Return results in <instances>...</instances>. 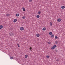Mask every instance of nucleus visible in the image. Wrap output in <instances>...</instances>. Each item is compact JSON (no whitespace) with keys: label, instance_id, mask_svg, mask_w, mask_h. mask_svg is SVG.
<instances>
[{"label":"nucleus","instance_id":"1","mask_svg":"<svg viewBox=\"0 0 65 65\" xmlns=\"http://www.w3.org/2000/svg\"><path fill=\"white\" fill-rule=\"evenodd\" d=\"M9 35L10 36H13V35H14L13 34L12 32L10 33Z\"/></svg>","mask_w":65,"mask_h":65},{"label":"nucleus","instance_id":"2","mask_svg":"<svg viewBox=\"0 0 65 65\" xmlns=\"http://www.w3.org/2000/svg\"><path fill=\"white\" fill-rule=\"evenodd\" d=\"M20 29L21 30V31H23V30L24 29V28L23 27H21L20 28Z\"/></svg>","mask_w":65,"mask_h":65},{"label":"nucleus","instance_id":"3","mask_svg":"<svg viewBox=\"0 0 65 65\" xmlns=\"http://www.w3.org/2000/svg\"><path fill=\"white\" fill-rule=\"evenodd\" d=\"M61 19H60V18H59L57 20V21L59 22H61Z\"/></svg>","mask_w":65,"mask_h":65},{"label":"nucleus","instance_id":"4","mask_svg":"<svg viewBox=\"0 0 65 65\" xmlns=\"http://www.w3.org/2000/svg\"><path fill=\"white\" fill-rule=\"evenodd\" d=\"M17 19H15L14 20L13 22H14V23H15V22H17Z\"/></svg>","mask_w":65,"mask_h":65},{"label":"nucleus","instance_id":"5","mask_svg":"<svg viewBox=\"0 0 65 65\" xmlns=\"http://www.w3.org/2000/svg\"><path fill=\"white\" fill-rule=\"evenodd\" d=\"M52 34H53V32H49V35H52Z\"/></svg>","mask_w":65,"mask_h":65},{"label":"nucleus","instance_id":"6","mask_svg":"<svg viewBox=\"0 0 65 65\" xmlns=\"http://www.w3.org/2000/svg\"><path fill=\"white\" fill-rule=\"evenodd\" d=\"M61 8L62 9H64V8H65V6H62L61 7Z\"/></svg>","mask_w":65,"mask_h":65},{"label":"nucleus","instance_id":"7","mask_svg":"<svg viewBox=\"0 0 65 65\" xmlns=\"http://www.w3.org/2000/svg\"><path fill=\"white\" fill-rule=\"evenodd\" d=\"M40 36V35H39V34H37L36 35V36L37 37H39Z\"/></svg>","mask_w":65,"mask_h":65},{"label":"nucleus","instance_id":"8","mask_svg":"<svg viewBox=\"0 0 65 65\" xmlns=\"http://www.w3.org/2000/svg\"><path fill=\"white\" fill-rule=\"evenodd\" d=\"M42 30L43 31H45L46 30V28L45 27H44L43 28Z\"/></svg>","mask_w":65,"mask_h":65},{"label":"nucleus","instance_id":"9","mask_svg":"<svg viewBox=\"0 0 65 65\" xmlns=\"http://www.w3.org/2000/svg\"><path fill=\"white\" fill-rule=\"evenodd\" d=\"M37 18H39L40 17V16L39 15H38L36 16Z\"/></svg>","mask_w":65,"mask_h":65},{"label":"nucleus","instance_id":"10","mask_svg":"<svg viewBox=\"0 0 65 65\" xmlns=\"http://www.w3.org/2000/svg\"><path fill=\"white\" fill-rule=\"evenodd\" d=\"M2 28H3V26H2V25H1L0 26V29H2Z\"/></svg>","mask_w":65,"mask_h":65},{"label":"nucleus","instance_id":"11","mask_svg":"<svg viewBox=\"0 0 65 65\" xmlns=\"http://www.w3.org/2000/svg\"><path fill=\"white\" fill-rule=\"evenodd\" d=\"M51 49L52 50H54L55 49V47H54V46L52 47H51Z\"/></svg>","mask_w":65,"mask_h":65},{"label":"nucleus","instance_id":"12","mask_svg":"<svg viewBox=\"0 0 65 65\" xmlns=\"http://www.w3.org/2000/svg\"><path fill=\"white\" fill-rule=\"evenodd\" d=\"M6 15L7 16V17H8V16H9V15H10V14H6Z\"/></svg>","mask_w":65,"mask_h":65},{"label":"nucleus","instance_id":"13","mask_svg":"<svg viewBox=\"0 0 65 65\" xmlns=\"http://www.w3.org/2000/svg\"><path fill=\"white\" fill-rule=\"evenodd\" d=\"M22 9L23 11H25V8L23 7Z\"/></svg>","mask_w":65,"mask_h":65},{"label":"nucleus","instance_id":"14","mask_svg":"<svg viewBox=\"0 0 65 65\" xmlns=\"http://www.w3.org/2000/svg\"><path fill=\"white\" fill-rule=\"evenodd\" d=\"M51 37H54V35H52L51 36Z\"/></svg>","mask_w":65,"mask_h":65},{"label":"nucleus","instance_id":"15","mask_svg":"<svg viewBox=\"0 0 65 65\" xmlns=\"http://www.w3.org/2000/svg\"><path fill=\"white\" fill-rule=\"evenodd\" d=\"M38 14H40L41 13V12L38 11Z\"/></svg>","mask_w":65,"mask_h":65},{"label":"nucleus","instance_id":"16","mask_svg":"<svg viewBox=\"0 0 65 65\" xmlns=\"http://www.w3.org/2000/svg\"><path fill=\"white\" fill-rule=\"evenodd\" d=\"M16 15L17 17H19V15H20V14H17Z\"/></svg>","mask_w":65,"mask_h":65},{"label":"nucleus","instance_id":"17","mask_svg":"<svg viewBox=\"0 0 65 65\" xmlns=\"http://www.w3.org/2000/svg\"><path fill=\"white\" fill-rule=\"evenodd\" d=\"M10 59H13V57H10Z\"/></svg>","mask_w":65,"mask_h":65},{"label":"nucleus","instance_id":"18","mask_svg":"<svg viewBox=\"0 0 65 65\" xmlns=\"http://www.w3.org/2000/svg\"><path fill=\"white\" fill-rule=\"evenodd\" d=\"M28 55H26L25 56V58H27V57H28Z\"/></svg>","mask_w":65,"mask_h":65},{"label":"nucleus","instance_id":"19","mask_svg":"<svg viewBox=\"0 0 65 65\" xmlns=\"http://www.w3.org/2000/svg\"><path fill=\"white\" fill-rule=\"evenodd\" d=\"M22 18L23 19H25V17L24 16H23Z\"/></svg>","mask_w":65,"mask_h":65},{"label":"nucleus","instance_id":"20","mask_svg":"<svg viewBox=\"0 0 65 65\" xmlns=\"http://www.w3.org/2000/svg\"><path fill=\"white\" fill-rule=\"evenodd\" d=\"M55 39H58V37H57V36H55Z\"/></svg>","mask_w":65,"mask_h":65},{"label":"nucleus","instance_id":"21","mask_svg":"<svg viewBox=\"0 0 65 65\" xmlns=\"http://www.w3.org/2000/svg\"><path fill=\"white\" fill-rule=\"evenodd\" d=\"M50 25L51 26L52 25V22H51L50 23Z\"/></svg>","mask_w":65,"mask_h":65},{"label":"nucleus","instance_id":"22","mask_svg":"<svg viewBox=\"0 0 65 65\" xmlns=\"http://www.w3.org/2000/svg\"><path fill=\"white\" fill-rule=\"evenodd\" d=\"M17 45H18V46L19 47H20V45H19V44L18 43L17 44Z\"/></svg>","mask_w":65,"mask_h":65},{"label":"nucleus","instance_id":"23","mask_svg":"<svg viewBox=\"0 0 65 65\" xmlns=\"http://www.w3.org/2000/svg\"><path fill=\"white\" fill-rule=\"evenodd\" d=\"M46 58H50L49 56H46Z\"/></svg>","mask_w":65,"mask_h":65},{"label":"nucleus","instance_id":"24","mask_svg":"<svg viewBox=\"0 0 65 65\" xmlns=\"http://www.w3.org/2000/svg\"><path fill=\"white\" fill-rule=\"evenodd\" d=\"M55 47H57V46L55 45H54V46Z\"/></svg>","mask_w":65,"mask_h":65},{"label":"nucleus","instance_id":"25","mask_svg":"<svg viewBox=\"0 0 65 65\" xmlns=\"http://www.w3.org/2000/svg\"><path fill=\"white\" fill-rule=\"evenodd\" d=\"M51 43V42L50 41L48 42V44H50Z\"/></svg>","mask_w":65,"mask_h":65},{"label":"nucleus","instance_id":"26","mask_svg":"<svg viewBox=\"0 0 65 65\" xmlns=\"http://www.w3.org/2000/svg\"><path fill=\"white\" fill-rule=\"evenodd\" d=\"M55 43H56V44H58V41H56L55 42Z\"/></svg>","mask_w":65,"mask_h":65},{"label":"nucleus","instance_id":"27","mask_svg":"<svg viewBox=\"0 0 65 65\" xmlns=\"http://www.w3.org/2000/svg\"><path fill=\"white\" fill-rule=\"evenodd\" d=\"M29 2H32V0H29Z\"/></svg>","mask_w":65,"mask_h":65},{"label":"nucleus","instance_id":"28","mask_svg":"<svg viewBox=\"0 0 65 65\" xmlns=\"http://www.w3.org/2000/svg\"><path fill=\"white\" fill-rule=\"evenodd\" d=\"M55 52L57 53V52H58V50H55Z\"/></svg>","mask_w":65,"mask_h":65},{"label":"nucleus","instance_id":"29","mask_svg":"<svg viewBox=\"0 0 65 65\" xmlns=\"http://www.w3.org/2000/svg\"><path fill=\"white\" fill-rule=\"evenodd\" d=\"M56 61H57V62H58L59 61V60L58 59H57L56 60Z\"/></svg>","mask_w":65,"mask_h":65},{"label":"nucleus","instance_id":"30","mask_svg":"<svg viewBox=\"0 0 65 65\" xmlns=\"http://www.w3.org/2000/svg\"><path fill=\"white\" fill-rule=\"evenodd\" d=\"M32 48H31V47H30V50H31L32 49Z\"/></svg>","mask_w":65,"mask_h":65},{"label":"nucleus","instance_id":"31","mask_svg":"<svg viewBox=\"0 0 65 65\" xmlns=\"http://www.w3.org/2000/svg\"><path fill=\"white\" fill-rule=\"evenodd\" d=\"M56 58H57V57H55V59H56Z\"/></svg>","mask_w":65,"mask_h":65},{"label":"nucleus","instance_id":"32","mask_svg":"<svg viewBox=\"0 0 65 65\" xmlns=\"http://www.w3.org/2000/svg\"><path fill=\"white\" fill-rule=\"evenodd\" d=\"M31 51H32V50H30Z\"/></svg>","mask_w":65,"mask_h":65}]
</instances>
